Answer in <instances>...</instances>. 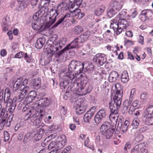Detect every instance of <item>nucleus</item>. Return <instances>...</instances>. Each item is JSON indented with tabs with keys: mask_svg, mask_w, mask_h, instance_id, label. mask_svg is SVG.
Returning a JSON list of instances; mask_svg holds the SVG:
<instances>
[{
	"mask_svg": "<svg viewBox=\"0 0 153 153\" xmlns=\"http://www.w3.org/2000/svg\"><path fill=\"white\" fill-rule=\"evenodd\" d=\"M76 66V61H72L69 64L68 67L66 68L64 71L61 73L60 76L62 77V80L60 82V86L63 89H65L70 82L71 80V85L68 88L67 91H70L71 95V101L74 102V105L76 113V73L75 71Z\"/></svg>",
	"mask_w": 153,
	"mask_h": 153,
	"instance_id": "f257e3e1",
	"label": "nucleus"
},
{
	"mask_svg": "<svg viewBox=\"0 0 153 153\" xmlns=\"http://www.w3.org/2000/svg\"><path fill=\"white\" fill-rule=\"evenodd\" d=\"M116 90L115 91L113 97L109 102V107L111 114L109 118L111 121L116 122L117 120L118 116L117 115L121 104L123 91L117 89V85H115Z\"/></svg>",
	"mask_w": 153,
	"mask_h": 153,
	"instance_id": "f03ea898",
	"label": "nucleus"
},
{
	"mask_svg": "<svg viewBox=\"0 0 153 153\" xmlns=\"http://www.w3.org/2000/svg\"><path fill=\"white\" fill-rule=\"evenodd\" d=\"M62 40L60 39L57 42L54 44L52 50L51 49L50 51H48L46 56L43 58L41 59L40 63L42 65L44 66L49 63L54 53L62 48V45H64L65 43V42L64 43L62 42L63 41Z\"/></svg>",
	"mask_w": 153,
	"mask_h": 153,
	"instance_id": "7ed1b4c3",
	"label": "nucleus"
},
{
	"mask_svg": "<svg viewBox=\"0 0 153 153\" xmlns=\"http://www.w3.org/2000/svg\"><path fill=\"white\" fill-rule=\"evenodd\" d=\"M69 5L65 2H62L59 4L55 12L53 14L51 17H49L50 21L47 22L46 26L48 28L53 25L56 20V16L61 13L62 11L68 10L69 8Z\"/></svg>",
	"mask_w": 153,
	"mask_h": 153,
	"instance_id": "20e7f679",
	"label": "nucleus"
},
{
	"mask_svg": "<svg viewBox=\"0 0 153 153\" xmlns=\"http://www.w3.org/2000/svg\"><path fill=\"white\" fill-rule=\"evenodd\" d=\"M77 82V95L82 96L85 95L87 93H90L93 89L92 87L90 85H89L88 88H86L85 91H84V87L85 85V84L84 81L82 80H79L78 79Z\"/></svg>",
	"mask_w": 153,
	"mask_h": 153,
	"instance_id": "39448f33",
	"label": "nucleus"
},
{
	"mask_svg": "<svg viewBox=\"0 0 153 153\" xmlns=\"http://www.w3.org/2000/svg\"><path fill=\"white\" fill-rule=\"evenodd\" d=\"M101 132L102 135L105 136L107 139H110L114 131V128H110L108 123L102 124L100 128Z\"/></svg>",
	"mask_w": 153,
	"mask_h": 153,
	"instance_id": "423d86ee",
	"label": "nucleus"
},
{
	"mask_svg": "<svg viewBox=\"0 0 153 153\" xmlns=\"http://www.w3.org/2000/svg\"><path fill=\"white\" fill-rule=\"evenodd\" d=\"M117 22V24H111L110 26V28L111 29H112L114 31V34L118 35L120 34L125 29L124 26H123L122 24L124 23V24H125V23L126 24V22L123 21L120 22L118 21Z\"/></svg>",
	"mask_w": 153,
	"mask_h": 153,
	"instance_id": "0eeeda50",
	"label": "nucleus"
},
{
	"mask_svg": "<svg viewBox=\"0 0 153 153\" xmlns=\"http://www.w3.org/2000/svg\"><path fill=\"white\" fill-rule=\"evenodd\" d=\"M107 111L102 108L100 109L95 115L94 120L97 124H99L105 119L107 116Z\"/></svg>",
	"mask_w": 153,
	"mask_h": 153,
	"instance_id": "6e6552de",
	"label": "nucleus"
},
{
	"mask_svg": "<svg viewBox=\"0 0 153 153\" xmlns=\"http://www.w3.org/2000/svg\"><path fill=\"white\" fill-rule=\"evenodd\" d=\"M93 60L100 66H102L106 61V55L104 53H98L94 57Z\"/></svg>",
	"mask_w": 153,
	"mask_h": 153,
	"instance_id": "1a4fd4ad",
	"label": "nucleus"
},
{
	"mask_svg": "<svg viewBox=\"0 0 153 153\" xmlns=\"http://www.w3.org/2000/svg\"><path fill=\"white\" fill-rule=\"evenodd\" d=\"M41 113V110H40L39 111H37L35 113L32 115V112L30 113L26 114L24 117V120H29L31 122H33L37 118H38L39 116L42 117V114Z\"/></svg>",
	"mask_w": 153,
	"mask_h": 153,
	"instance_id": "9d476101",
	"label": "nucleus"
},
{
	"mask_svg": "<svg viewBox=\"0 0 153 153\" xmlns=\"http://www.w3.org/2000/svg\"><path fill=\"white\" fill-rule=\"evenodd\" d=\"M51 100L47 97H43L37 101L38 106L40 108V110L45 111L44 108L48 106L51 103Z\"/></svg>",
	"mask_w": 153,
	"mask_h": 153,
	"instance_id": "9b49d317",
	"label": "nucleus"
},
{
	"mask_svg": "<svg viewBox=\"0 0 153 153\" xmlns=\"http://www.w3.org/2000/svg\"><path fill=\"white\" fill-rule=\"evenodd\" d=\"M126 14L127 12L125 10H123L119 13L118 16L115 18L116 22L118 21V22H120L123 21H125L126 22V24H124V23L122 24V25L124 26L125 29H127L128 26V22L125 19H124Z\"/></svg>",
	"mask_w": 153,
	"mask_h": 153,
	"instance_id": "f8f14e48",
	"label": "nucleus"
},
{
	"mask_svg": "<svg viewBox=\"0 0 153 153\" xmlns=\"http://www.w3.org/2000/svg\"><path fill=\"white\" fill-rule=\"evenodd\" d=\"M66 48H64L63 49L59 52H56L55 54V58L56 59V61L57 62H65L66 60V57L64 56L65 51L67 50Z\"/></svg>",
	"mask_w": 153,
	"mask_h": 153,
	"instance_id": "ddd939ff",
	"label": "nucleus"
},
{
	"mask_svg": "<svg viewBox=\"0 0 153 153\" xmlns=\"http://www.w3.org/2000/svg\"><path fill=\"white\" fill-rule=\"evenodd\" d=\"M143 16L145 19L144 20L142 19V20L145 21L147 19L152 20L153 18V13L149 10H143L141 12L140 17L142 18Z\"/></svg>",
	"mask_w": 153,
	"mask_h": 153,
	"instance_id": "4468645a",
	"label": "nucleus"
},
{
	"mask_svg": "<svg viewBox=\"0 0 153 153\" xmlns=\"http://www.w3.org/2000/svg\"><path fill=\"white\" fill-rule=\"evenodd\" d=\"M96 108L95 106H93L87 111L83 117V119L85 122L88 123L89 122L90 120L94 114Z\"/></svg>",
	"mask_w": 153,
	"mask_h": 153,
	"instance_id": "2eb2a0df",
	"label": "nucleus"
},
{
	"mask_svg": "<svg viewBox=\"0 0 153 153\" xmlns=\"http://www.w3.org/2000/svg\"><path fill=\"white\" fill-rule=\"evenodd\" d=\"M123 4V0H114L111 4V6L118 12L122 9Z\"/></svg>",
	"mask_w": 153,
	"mask_h": 153,
	"instance_id": "dca6fc26",
	"label": "nucleus"
},
{
	"mask_svg": "<svg viewBox=\"0 0 153 153\" xmlns=\"http://www.w3.org/2000/svg\"><path fill=\"white\" fill-rule=\"evenodd\" d=\"M148 150L145 148L142 147L141 144H138L135 146L132 149L131 153H147Z\"/></svg>",
	"mask_w": 153,
	"mask_h": 153,
	"instance_id": "f3484780",
	"label": "nucleus"
},
{
	"mask_svg": "<svg viewBox=\"0 0 153 153\" xmlns=\"http://www.w3.org/2000/svg\"><path fill=\"white\" fill-rule=\"evenodd\" d=\"M153 117V105L147 106L145 110L144 117L149 118Z\"/></svg>",
	"mask_w": 153,
	"mask_h": 153,
	"instance_id": "a211bd4d",
	"label": "nucleus"
},
{
	"mask_svg": "<svg viewBox=\"0 0 153 153\" xmlns=\"http://www.w3.org/2000/svg\"><path fill=\"white\" fill-rule=\"evenodd\" d=\"M10 94L9 93V88H7L5 90L4 100V102L7 103L6 106L10 105L12 103V99L10 98Z\"/></svg>",
	"mask_w": 153,
	"mask_h": 153,
	"instance_id": "6ab92c4d",
	"label": "nucleus"
},
{
	"mask_svg": "<svg viewBox=\"0 0 153 153\" xmlns=\"http://www.w3.org/2000/svg\"><path fill=\"white\" fill-rule=\"evenodd\" d=\"M30 86L33 89L38 90L41 87V81L38 79H32L30 83Z\"/></svg>",
	"mask_w": 153,
	"mask_h": 153,
	"instance_id": "aec40b11",
	"label": "nucleus"
},
{
	"mask_svg": "<svg viewBox=\"0 0 153 153\" xmlns=\"http://www.w3.org/2000/svg\"><path fill=\"white\" fill-rule=\"evenodd\" d=\"M13 115L12 114L9 115L8 120H4V119L0 118V126H6L9 127L10 126V122L12 120Z\"/></svg>",
	"mask_w": 153,
	"mask_h": 153,
	"instance_id": "412c9836",
	"label": "nucleus"
},
{
	"mask_svg": "<svg viewBox=\"0 0 153 153\" xmlns=\"http://www.w3.org/2000/svg\"><path fill=\"white\" fill-rule=\"evenodd\" d=\"M22 82V77H20L18 78L15 82L13 88V91H16L17 90L19 89L20 91L23 90L21 85Z\"/></svg>",
	"mask_w": 153,
	"mask_h": 153,
	"instance_id": "4be33fe9",
	"label": "nucleus"
},
{
	"mask_svg": "<svg viewBox=\"0 0 153 153\" xmlns=\"http://www.w3.org/2000/svg\"><path fill=\"white\" fill-rule=\"evenodd\" d=\"M23 90L21 91L22 92L17 98V100L19 102L22 101L25 97L26 94L29 91V87H23Z\"/></svg>",
	"mask_w": 153,
	"mask_h": 153,
	"instance_id": "5701e85b",
	"label": "nucleus"
},
{
	"mask_svg": "<svg viewBox=\"0 0 153 153\" xmlns=\"http://www.w3.org/2000/svg\"><path fill=\"white\" fill-rule=\"evenodd\" d=\"M134 97L132 95H130L129 100H125L123 103V109L124 110V113L127 112L129 105H130L131 103L132 102Z\"/></svg>",
	"mask_w": 153,
	"mask_h": 153,
	"instance_id": "b1692460",
	"label": "nucleus"
},
{
	"mask_svg": "<svg viewBox=\"0 0 153 153\" xmlns=\"http://www.w3.org/2000/svg\"><path fill=\"white\" fill-rule=\"evenodd\" d=\"M119 76L117 72L115 71H112L109 74V80L111 82H113L116 81L117 78Z\"/></svg>",
	"mask_w": 153,
	"mask_h": 153,
	"instance_id": "393cba45",
	"label": "nucleus"
},
{
	"mask_svg": "<svg viewBox=\"0 0 153 153\" xmlns=\"http://www.w3.org/2000/svg\"><path fill=\"white\" fill-rule=\"evenodd\" d=\"M45 41V38H39L37 40L35 44V47L36 48L41 49L44 45Z\"/></svg>",
	"mask_w": 153,
	"mask_h": 153,
	"instance_id": "a878e982",
	"label": "nucleus"
},
{
	"mask_svg": "<svg viewBox=\"0 0 153 153\" xmlns=\"http://www.w3.org/2000/svg\"><path fill=\"white\" fill-rule=\"evenodd\" d=\"M121 81L124 83L127 82L129 79L128 73L126 71L123 72L121 76Z\"/></svg>",
	"mask_w": 153,
	"mask_h": 153,
	"instance_id": "bb28decb",
	"label": "nucleus"
},
{
	"mask_svg": "<svg viewBox=\"0 0 153 153\" xmlns=\"http://www.w3.org/2000/svg\"><path fill=\"white\" fill-rule=\"evenodd\" d=\"M79 105L77 104V115H80L83 113L86 110V107L80 102Z\"/></svg>",
	"mask_w": 153,
	"mask_h": 153,
	"instance_id": "cd10ccee",
	"label": "nucleus"
},
{
	"mask_svg": "<svg viewBox=\"0 0 153 153\" xmlns=\"http://www.w3.org/2000/svg\"><path fill=\"white\" fill-rule=\"evenodd\" d=\"M45 111L43 110H41V113L42 114V117H39V116L38 118H37L33 122V125L36 126L39 125L40 123L41 120L44 117V115L45 114Z\"/></svg>",
	"mask_w": 153,
	"mask_h": 153,
	"instance_id": "c85d7f7f",
	"label": "nucleus"
},
{
	"mask_svg": "<svg viewBox=\"0 0 153 153\" xmlns=\"http://www.w3.org/2000/svg\"><path fill=\"white\" fill-rule=\"evenodd\" d=\"M117 12L113 9V8H110L107 10V16L109 18H111L115 16L117 13Z\"/></svg>",
	"mask_w": 153,
	"mask_h": 153,
	"instance_id": "c756f323",
	"label": "nucleus"
},
{
	"mask_svg": "<svg viewBox=\"0 0 153 153\" xmlns=\"http://www.w3.org/2000/svg\"><path fill=\"white\" fill-rule=\"evenodd\" d=\"M140 123L139 118L136 117L134 119L131 124L133 129H137L138 128Z\"/></svg>",
	"mask_w": 153,
	"mask_h": 153,
	"instance_id": "7c9ffc66",
	"label": "nucleus"
},
{
	"mask_svg": "<svg viewBox=\"0 0 153 153\" xmlns=\"http://www.w3.org/2000/svg\"><path fill=\"white\" fill-rule=\"evenodd\" d=\"M89 35L90 34V32H85L83 35H81L79 36V37L77 38V44L79 43L83 42L84 41V36H86L88 35V34Z\"/></svg>",
	"mask_w": 153,
	"mask_h": 153,
	"instance_id": "2f4dec72",
	"label": "nucleus"
},
{
	"mask_svg": "<svg viewBox=\"0 0 153 153\" xmlns=\"http://www.w3.org/2000/svg\"><path fill=\"white\" fill-rule=\"evenodd\" d=\"M76 39H75L72 42L65 47L67 50L69 49L76 48Z\"/></svg>",
	"mask_w": 153,
	"mask_h": 153,
	"instance_id": "473e14b6",
	"label": "nucleus"
},
{
	"mask_svg": "<svg viewBox=\"0 0 153 153\" xmlns=\"http://www.w3.org/2000/svg\"><path fill=\"white\" fill-rule=\"evenodd\" d=\"M84 65L80 62L77 61V67L79 69V71H77V74L82 73L84 68Z\"/></svg>",
	"mask_w": 153,
	"mask_h": 153,
	"instance_id": "72a5a7b5",
	"label": "nucleus"
},
{
	"mask_svg": "<svg viewBox=\"0 0 153 153\" xmlns=\"http://www.w3.org/2000/svg\"><path fill=\"white\" fill-rule=\"evenodd\" d=\"M24 57L27 63H32L34 62V60L32 59L31 56L30 55H27V53H25Z\"/></svg>",
	"mask_w": 153,
	"mask_h": 153,
	"instance_id": "f704fd0d",
	"label": "nucleus"
},
{
	"mask_svg": "<svg viewBox=\"0 0 153 153\" xmlns=\"http://www.w3.org/2000/svg\"><path fill=\"white\" fill-rule=\"evenodd\" d=\"M42 16L39 11H38L33 16V21L35 22H37L38 20H39V17H41Z\"/></svg>",
	"mask_w": 153,
	"mask_h": 153,
	"instance_id": "c9c22d12",
	"label": "nucleus"
},
{
	"mask_svg": "<svg viewBox=\"0 0 153 153\" xmlns=\"http://www.w3.org/2000/svg\"><path fill=\"white\" fill-rule=\"evenodd\" d=\"M38 7L39 9L38 11H39L42 15L48 10V8L45 6H42L40 5H39Z\"/></svg>",
	"mask_w": 153,
	"mask_h": 153,
	"instance_id": "e433bc0d",
	"label": "nucleus"
},
{
	"mask_svg": "<svg viewBox=\"0 0 153 153\" xmlns=\"http://www.w3.org/2000/svg\"><path fill=\"white\" fill-rule=\"evenodd\" d=\"M24 123L21 122L16 124L15 127V130L16 131L18 130L21 131L23 128Z\"/></svg>",
	"mask_w": 153,
	"mask_h": 153,
	"instance_id": "4c0bfd02",
	"label": "nucleus"
},
{
	"mask_svg": "<svg viewBox=\"0 0 153 153\" xmlns=\"http://www.w3.org/2000/svg\"><path fill=\"white\" fill-rule=\"evenodd\" d=\"M65 16H62L60 18L57 22H56L52 27L51 28H55L57 27L64 20L65 17Z\"/></svg>",
	"mask_w": 153,
	"mask_h": 153,
	"instance_id": "58836bf2",
	"label": "nucleus"
},
{
	"mask_svg": "<svg viewBox=\"0 0 153 153\" xmlns=\"http://www.w3.org/2000/svg\"><path fill=\"white\" fill-rule=\"evenodd\" d=\"M76 8L72 11L70 10L71 13L72 14L71 16L72 17V20L71 21V22L72 24L75 23L76 22V19L75 18V17L76 16Z\"/></svg>",
	"mask_w": 153,
	"mask_h": 153,
	"instance_id": "ea45409f",
	"label": "nucleus"
},
{
	"mask_svg": "<svg viewBox=\"0 0 153 153\" xmlns=\"http://www.w3.org/2000/svg\"><path fill=\"white\" fill-rule=\"evenodd\" d=\"M16 106V105L11 104L10 105L6 106V110H7L10 113H12L14 111Z\"/></svg>",
	"mask_w": 153,
	"mask_h": 153,
	"instance_id": "a19ab883",
	"label": "nucleus"
},
{
	"mask_svg": "<svg viewBox=\"0 0 153 153\" xmlns=\"http://www.w3.org/2000/svg\"><path fill=\"white\" fill-rule=\"evenodd\" d=\"M137 133L135 134L136 136L135 138V140L137 143H139L142 141L143 138V136L141 134H139L136 135Z\"/></svg>",
	"mask_w": 153,
	"mask_h": 153,
	"instance_id": "79ce46f5",
	"label": "nucleus"
},
{
	"mask_svg": "<svg viewBox=\"0 0 153 153\" xmlns=\"http://www.w3.org/2000/svg\"><path fill=\"white\" fill-rule=\"evenodd\" d=\"M104 9H103L98 8L95 10L94 14L95 15L99 16L101 15L104 12Z\"/></svg>",
	"mask_w": 153,
	"mask_h": 153,
	"instance_id": "37998d69",
	"label": "nucleus"
},
{
	"mask_svg": "<svg viewBox=\"0 0 153 153\" xmlns=\"http://www.w3.org/2000/svg\"><path fill=\"white\" fill-rule=\"evenodd\" d=\"M29 97L31 98L33 100L36 98L37 95L36 92L34 91H30L29 94Z\"/></svg>",
	"mask_w": 153,
	"mask_h": 153,
	"instance_id": "c03bdc74",
	"label": "nucleus"
},
{
	"mask_svg": "<svg viewBox=\"0 0 153 153\" xmlns=\"http://www.w3.org/2000/svg\"><path fill=\"white\" fill-rule=\"evenodd\" d=\"M32 27L33 29L36 30H40L42 27L41 26H39V25L35 22L33 21L32 23Z\"/></svg>",
	"mask_w": 153,
	"mask_h": 153,
	"instance_id": "a18cd8bd",
	"label": "nucleus"
},
{
	"mask_svg": "<svg viewBox=\"0 0 153 153\" xmlns=\"http://www.w3.org/2000/svg\"><path fill=\"white\" fill-rule=\"evenodd\" d=\"M62 137L64 139L62 140L61 142H60L59 143V145H61V146L59 147V149L62 148L65 145L66 143V137L65 135H64L61 137Z\"/></svg>",
	"mask_w": 153,
	"mask_h": 153,
	"instance_id": "49530a36",
	"label": "nucleus"
},
{
	"mask_svg": "<svg viewBox=\"0 0 153 153\" xmlns=\"http://www.w3.org/2000/svg\"><path fill=\"white\" fill-rule=\"evenodd\" d=\"M136 109L139 108L140 107V102L137 100H134L132 104Z\"/></svg>",
	"mask_w": 153,
	"mask_h": 153,
	"instance_id": "de8ad7c7",
	"label": "nucleus"
},
{
	"mask_svg": "<svg viewBox=\"0 0 153 153\" xmlns=\"http://www.w3.org/2000/svg\"><path fill=\"white\" fill-rule=\"evenodd\" d=\"M25 53L23 52H19L16 54L15 57L19 59L22 58L24 57Z\"/></svg>",
	"mask_w": 153,
	"mask_h": 153,
	"instance_id": "09e8293b",
	"label": "nucleus"
},
{
	"mask_svg": "<svg viewBox=\"0 0 153 153\" xmlns=\"http://www.w3.org/2000/svg\"><path fill=\"white\" fill-rule=\"evenodd\" d=\"M4 141L5 142H7L9 140L10 138L9 134L7 131H4Z\"/></svg>",
	"mask_w": 153,
	"mask_h": 153,
	"instance_id": "8fccbe9b",
	"label": "nucleus"
},
{
	"mask_svg": "<svg viewBox=\"0 0 153 153\" xmlns=\"http://www.w3.org/2000/svg\"><path fill=\"white\" fill-rule=\"evenodd\" d=\"M22 111L25 113V115L26 114H27L28 112L30 113L31 112V110L29 108L28 105H27L23 107L22 109Z\"/></svg>",
	"mask_w": 153,
	"mask_h": 153,
	"instance_id": "3c124183",
	"label": "nucleus"
},
{
	"mask_svg": "<svg viewBox=\"0 0 153 153\" xmlns=\"http://www.w3.org/2000/svg\"><path fill=\"white\" fill-rule=\"evenodd\" d=\"M57 146V144H56L55 142H52L48 145V149L49 150H51L52 149L56 148Z\"/></svg>",
	"mask_w": 153,
	"mask_h": 153,
	"instance_id": "603ef678",
	"label": "nucleus"
},
{
	"mask_svg": "<svg viewBox=\"0 0 153 153\" xmlns=\"http://www.w3.org/2000/svg\"><path fill=\"white\" fill-rule=\"evenodd\" d=\"M147 120H146V123L148 125H153V117L149 118H145Z\"/></svg>",
	"mask_w": 153,
	"mask_h": 153,
	"instance_id": "864d4df0",
	"label": "nucleus"
},
{
	"mask_svg": "<svg viewBox=\"0 0 153 153\" xmlns=\"http://www.w3.org/2000/svg\"><path fill=\"white\" fill-rule=\"evenodd\" d=\"M121 127H120V126H118L117 129H118V128H119L120 129V131H122L123 132L127 131L128 128L127 127H126L125 126L123 125V124H121Z\"/></svg>",
	"mask_w": 153,
	"mask_h": 153,
	"instance_id": "5fc2aeb1",
	"label": "nucleus"
},
{
	"mask_svg": "<svg viewBox=\"0 0 153 153\" xmlns=\"http://www.w3.org/2000/svg\"><path fill=\"white\" fill-rule=\"evenodd\" d=\"M129 108V113L130 114H132V112L134 111L136 109L132 104L131 105V104L129 106L128 108Z\"/></svg>",
	"mask_w": 153,
	"mask_h": 153,
	"instance_id": "6e6d98bb",
	"label": "nucleus"
},
{
	"mask_svg": "<svg viewBox=\"0 0 153 153\" xmlns=\"http://www.w3.org/2000/svg\"><path fill=\"white\" fill-rule=\"evenodd\" d=\"M29 96L28 95L25 99V101L26 102V104H29L31 103L33 100L31 97H29Z\"/></svg>",
	"mask_w": 153,
	"mask_h": 153,
	"instance_id": "4d7b16f0",
	"label": "nucleus"
},
{
	"mask_svg": "<svg viewBox=\"0 0 153 153\" xmlns=\"http://www.w3.org/2000/svg\"><path fill=\"white\" fill-rule=\"evenodd\" d=\"M28 80L27 79H25L23 80V78L22 77V82H21V85H22V88L23 87H26V86L28 83Z\"/></svg>",
	"mask_w": 153,
	"mask_h": 153,
	"instance_id": "13d9d810",
	"label": "nucleus"
},
{
	"mask_svg": "<svg viewBox=\"0 0 153 153\" xmlns=\"http://www.w3.org/2000/svg\"><path fill=\"white\" fill-rule=\"evenodd\" d=\"M70 8L73 9L75 6V4L76 3V0H70Z\"/></svg>",
	"mask_w": 153,
	"mask_h": 153,
	"instance_id": "bf43d9fd",
	"label": "nucleus"
},
{
	"mask_svg": "<svg viewBox=\"0 0 153 153\" xmlns=\"http://www.w3.org/2000/svg\"><path fill=\"white\" fill-rule=\"evenodd\" d=\"M42 137V136L39 135L37 133L34 135V137L36 141H38L40 140Z\"/></svg>",
	"mask_w": 153,
	"mask_h": 153,
	"instance_id": "052dcab7",
	"label": "nucleus"
},
{
	"mask_svg": "<svg viewBox=\"0 0 153 153\" xmlns=\"http://www.w3.org/2000/svg\"><path fill=\"white\" fill-rule=\"evenodd\" d=\"M147 98V94L146 93H143L141 94L140 96L141 99L144 101Z\"/></svg>",
	"mask_w": 153,
	"mask_h": 153,
	"instance_id": "680f3d73",
	"label": "nucleus"
},
{
	"mask_svg": "<svg viewBox=\"0 0 153 153\" xmlns=\"http://www.w3.org/2000/svg\"><path fill=\"white\" fill-rule=\"evenodd\" d=\"M45 132V129L43 128V127L40 128L38 131L37 133L39 134V135L42 136Z\"/></svg>",
	"mask_w": 153,
	"mask_h": 153,
	"instance_id": "e2e57ef3",
	"label": "nucleus"
},
{
	"mask_svg": "<svg viewBox=\"0 0 153 153\" xmlns=\"http://www.w3.org/2000/svg\"><path fill=\"white\" fill-rule=\"evenodd\" d=\"M138 42L140 43L141 45H143L144 37L143 36L141 35H140L139 36Z\"/></svg>",
	"mask_w": 153,
	"mask_h": 153,
	"instance_id": "0e129e2a",
	"label": "nucleus"
},
{
	"mask_svg": "<svg viewBox=\"0 0 153 153\" xmlns=\"http://www.w3.org/2000/svg\"><path fill=\"white\" fill-rule=\"evenodd\" d=\"M131 143L129 142H128L125 144L124 147V150H127V149H129L131 147Z\"/></svg>",
	"mask_w": 153,
	"mask_h": 153,
	"instance_id": "69168bd1",
	"label": "nucleus"
},
{
	"mask_svg": "<svg viewBox=\"0 0 153 153\" xmlns=\"http://www.w3.org/2000/svg\"><path fill=\"white\" fill-rule=\"evenodd\" d=\"M86 68L87 70L91 71L93 70L94 68V65L93 64L91 63L88 66L86 67Z\"/></svg>",
	"mask_w": 153,
	"mask_h": 153,
	"instance_id": "338daca9",
	"label": "nucleus"
},
{
	"mask_svg": "<svg viewBox=\"0 0 153 153\" xmlns=\"http://www.w3.org/2000/svg\"><path fill=\"white\" fill-rule=\"evenodd\" d=\"M126 34L127 36L129 37H131L133 36V33L131 31H126Z\"/></svg>",
	"mask_w": 153,
	"mask_h": 153,
	"instance_id": "774afa93",
	"label": "nucleus"
}]
</instances>
